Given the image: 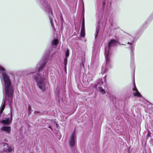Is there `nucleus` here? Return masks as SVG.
<instances>
[{"label":"nucleus","instance_id":"dca6fc26","mask_svg":"<svg viewBox=\"0 0 153 153\" xmlns=\"http://www.w3.org/2000/svg\"><path fill=\"white\" fill-rule=\"evenodd\" d=\"M69 50L68 49H67L65 51V58H67V57L69 56Z\"/></svg>","mask_w":153,"mask_h":153},{"label":"nucleus","instance_id":"6ab92c4d","mask_svg":"<svg viewBox=\"0 0 153 153\" xmlns=\"http://www.w3.org/2000/svg\"><path fill=\"white\" fill-rule=\"evenodd\" d=\"M67 58H65V59H64V64L65 65V66H66V65H67Z\"/></svg>","mask_w":153,"mask_h":153},{"label":"nucleus","instance_id":"7ed1b4c3","mask_svg":"<svg viewBox=\"0 0 153 153\" xmlns=\"http://www.w3.org/2000/svg\"><path fill=\"white\" fill-rule=\"evenodd\" d=\"M47 75L42 76L39 74H36L33 76V78L36 80L37 85L42 91H45L46 88V85L48 83Z\"/></svg>","mask_w":153,"mask_h":153},{"label":"nucleus","instance_id":"f03ea898","mask_svg":"<svg viewBox=\"0 0 153 153\" xmlns=\"http://www.w3.org/2000/svg\"><path fill=\"white\" fill-rule=\"evenodd\" d=\"M118 42L115 40L111 39L108 43V46L105 48V56L106 59V64L102 65V71L104 73L108 71V68L111 66L110 58L111 54L110 48L115 45Z\"/></svg>","mask_w":153,"mask_h":153},{"label":"nucleus","instance_id":"2eb2a0df","mask_svg":"<svg viewBox=\"0 0 153 153\" xmlns=\"http://www.w3.org/2000/svg\"><path fill=\"white\" fill-rule=\"evenodd\" d=\"M81 36L82 37H84L85 36V29H81L80 32Z\"/></svg>","mask_w":153,"mask_h":153},{"label":"nucleus","instance_id":"0eeeda50","mask_svg":"<svg viewBox=\"0 0 153 153\" xmlns=\"http://www.w3.org/2000/svg\"><path fill=\"white\" fill-rule=\"evenodd\" d=\"M47 62V61L46 60L44 61L43 62H40L37 65V66H39V68L37 70L36 69L35 71H32L31 72V73H34L35 72H39L41 70H42L43 67H45V65L46 63Z\"/></svg>","mask_w":153,"mask_h":153},{"label":"nucleus","instance_id":"6e6552de","mask_svg":"<svg viewBox=\"0 0 153 153\" xmlns=\"http://www.w3.org/2000/svg\"><path fill=\"white\" fill-rule=\"evenodd\" d=\"M2 131H4L8 134H10L11 131V128L9 126H4L1 128Z\"/></svg>","mask_w":153,"mask_h":153},{"label":"nucleus","instance_id":"4be33fe9","mask_svg":"<svg viewBox=\"0 0 153 153\" xmlns=\"http://www.w3.org/2000/svg\"><path fill=\"white\" fill-rule=\"evenodd\" d=\"M51 16H52V13H51Z\"/></svg>","mask_w":153,"mask_h":153},{"label":"nucleus","instance_id":"4468645a","mask_svg":"<svg viewBox=\"0 0 153 153\" xmlns=\"http://www.w3.org/2000/svg\"><path fill=\"white\" fill-rule=\"evenodd\" d=\"M81 29H85V19L84 16V14H83V18L82 19V26Z\"/></svg>","mask_w":153,"mask_h":153},{"label":"nucleus","instance_id":"b1692460","mask_svg":"<svg viewBox=\"0 0 153 153\" xmlns=\"http://www.w3.org/2000/svg\"><path fill=\"white\" fill-rule=\"evenodd\" d=\"M143 153H146V152H144Z\"/></svg>","mask_w":153,"mask_h":153},{"label":"nucleus","instance_id":"9d476101","mask_svg":"<svg viewBox=\"0 0 153 153\" xmlns=\"http://www.w3.org/2000/svg\"><path fill=\"white\" fill-rule=\"evenodd\" d=\"M3 151L4 152H7L8 151L9 146L7 143L4 144L3 145Z\"/></svg>","mask_w":153,"mask_h":153},{"label":"nucleus","instance_id":"aec40b11","mask_svg":"<svg viewBox=\"0 0 153 153\" xmlns=\"http://www.w3.org/2000/svg\"><path fill=\"white\" fill-rule=\"evenodd\" d=\"M80 66L81 68H84V65L83 62H82Z\"/></svg>","mask_w":153,"mask_h":153},{"label":"nucleus","instance_id":"412c9836","mask_svg":"<svg viewBox=\"0 0 153 153\" xmlns=\"http://www.w3.org/2000/svg\"><path fill=\"white\" fill-rule=\"evenodd\" d=\"M50 22L51 23V25H52V19L51 18H50Z\"/></svg>","mask_w":153,"mask_h":153},{"label":"nucleus","instance_id":"f8f14e48","mask_svg":"<svg viewBox=\"0 0 153 153\" xmlns=\"http://www.w3.org/2000/svg\"><path fill=\"white\" fill-rule=\"evenodd\" d=\"M100 29V26L99 25H98L96 28V33L95 34V38H96L97 36V35Z\"/></svg>","mask_w":153,"mask_h":153},{"label":"nucleus","instance_id":"1a4fd4ad","mask_svg":"<svg viewBox=\"0 0 153 153\" xmlns=\"http://www.w3.org/2000/svg\"><path fill=\"white\" fill-rule=\"evenodd\" d=\"M133 93L134 96H137L138 97H141V95L137 90L135 86L134 88H133Z\"/></svg>","mask_w":153,"mask_h":153},{"label":"nucleus","instance_id":"20e7f679","mask_svg":"<svg viewBox=\"0 0 153 153\" xmlns=\"http://www.w3.org/2000/svg\"><path fill=\"white\" fill-rule=\"evenodd\" d=\"M106 76H105L103 78L101 79L98 80L97 83L94 85L93 88H96L97 87L99 88L100 92L102 94H104L105 93V90L103 89L101 86L102 85H106Z\"/></svg>","mask_w":153,"mask_h":153},{"label":"nucleus","instance_id":"423d86ee","mask_svg":"<svg viewBox=\"0 0 153 153\" xmlns=\"http://www.w3.org/2000/svg\"><path fill=\"white\" fill-rule=\"evenodd\" d=\"M76 140L75 133L74 132H73L71 134L69 140V144L70 146H74L75 145Z\"/></svg>","mask_w":153,"mask_h":153},{"label":"nucleus","instance_id":"9b49d317","mask_svg":"<svg viewBox=\"0 0 153 153\" xmlns=\"http://www.w3.org/2000/svg\"><path fill=\"white\" fill-rule=\"evenodd\" d=\"M129 45L131 46V50L133 51L134 50V46H135V44L133 41H132L131 42H128L127 43Z\"/></svg>","mask_w":153,"mask_h":153},{"label":"nucleus","instance_id":"a211bd4d","mask_svg":"<svg viewBox=\"0 0 153 153\" xmlns=\"http://www.w3.org/2000/svg\"><path fill=\"white\" fill-rule=\"evenodd\" d=\"M48 10H47V11H48V12L50 13H51L52 12L51 8L49 6H48Z\"/></svg>","mask_w":153,"mask_h":153},{"label":"nucleus","instance_id":"ddd939ff","mask_svg":"<svg viewBox=\"0 0 153 153\" xmlns=\"http://www.w3.org/2000/svg\"><path fill=\"white\" fill-rule=\"evenodd\" d=\"M52 43L53 45H56L58 43V40L57 39H54L52 41Z\"/></svg>","mask_w":153,"mask_h":153},{"label":"nucleus","instance_id":"5701e85b","mask_svg":"<svg viewBox=\"0 0 153 153\" xmlns=\"http://www.w3.org/2000/svg\"><path fill=\"white\" fill-rule=\"evenodd\" d=\"M1 79H2L1 81H2V78H1Z\"/></svg>","mask_w":153,"mask_h":153},{"label":"nucleus","instance_id":"393cba45","mask_svg":"<svg viewBox=\"0 0 153 153\" xmlns=\"http://www.w3.org/2000/svg\"><path fill=\"white\" fill-rule=\"evenodd\" d=\"M84 13V11H83V14Z\"/></svg>","mask_w":153,"mask_h":153},{"label":"nucleus","instance_id":"f257e3e1","mask_svg":"<svg viewBox=\"0 0 153 153\" xmlns=\"http://www.w3.org/2000/svg\"><path fill=\"white\" fill-rule=\"evenodd\" d=\"M0 73L2 76V82L4 87V92L5 97L3 99L2 105L0 109V113L1 114L5 107V103L8 101L10 104L12 99L14 89L11 84L9 76L6 73V71L4 68L0 65Z\"/></svg>","mask_w":153,"mask_h":153},{"label":"nucleus","instance_id":"39448f33","mask_svg":"<svg viewBox=\"0 0 153 153\" xmlns=\"http://www.w3.org/2000/svg\"><path fill=\"white\" fill-rule=\"evenodd\" d=\"M11 108H10V114H8L7 117L4 120H3L1 123L4 124L9 125L11 123L12 120V115Z\"/></svg>","mask_w":153,"mask_h":153},{"label":"nucleus","instance_id":"f3484780","mask_svg":"<svg viewBox=\"0 0 153 153\" xmlns=\"http://www.w3.org/2000/svg\"><path fill=\"white\" fill-rule=\"evenodd\" d=\"M13 150V148L12 146H9L8 151L7 152H11Z\"/></svg>","mask_w":153,"mask_h":153}]
</instances>
